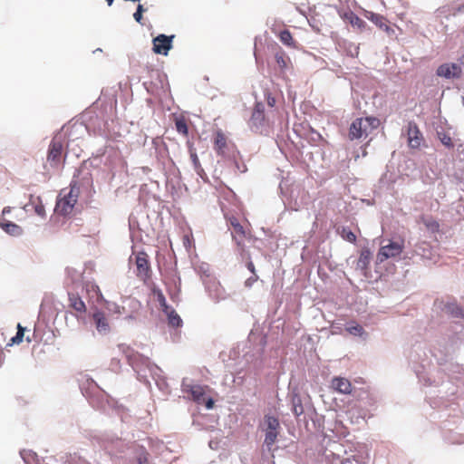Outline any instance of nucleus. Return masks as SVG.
<instances>
[{
	"label": "nucleus",
	"mask_w": 464,
	"mask_h": 464,
	"mask_svg": "<svg viewBox=\"0 0 464 464\" xmlns=\"http://www.w3.org/2000/svg\"><path fill=\"white\" fill-rule=\"evenodd\" d=\"M379 123L374 117L357 118L350 125L348 137L351 140L366 138L378 128Z\"/></svg>",
	"instance_id": "nucleus-1"
},
{
	"label": "nucleus",
	"mask_w": 464,
	"mask_h": 464,
	"mask_svg": "<svg viewBox=\"0 0 464 464\" xmlns=\"http://www.w3.org/2000/svg\"><path fill=\"white\" fill-rule=\"evenodd\" d=\"M106 308L112 314L125 315L128 319H133L140 308V303L135 298L125 297L122 304L107 302Z\"/></svg>",
	"instance_id": "nucleus-2"
},
{
	"label": "nucleus",
	"mask_w": 464,
	"mask_h": 464,
	"mask_svg": "<svg viewBox=\"0 0 464 464\" xmlns=\"http://www.w3.org/2000/svg\"><path fill=\"white\" fill-rule=\"evenodd\" d=\"M79 196V188L71 185L70 190L63 197L60 198L55 206V211L62 216H67L73 210Z\"/></svg>",
	"instance_id": "nucleus-3"
},
{
	"label": "nucleus",
	"mask_w": 464,
	"mask_h": 464,
	"mask_svg": "<svg viewBox=\"0 0 464 464\" xmlns=\"http://www.w3.org/2000/svg\"><path fill=\"white\" fill-rule=\"evenodd\" d=\"M65 156L66 154L63 152V140L61 137H53L49 144L46 157L47 162L52 168L58 169Z\"/></svg>",
	"instance_id": "nucleus-4"
},
{
	"label": "nucleus",
	"mask_w": 464,
	"mask_h": 464,
	"mask_svg": "<svg viewBox=\"0 0 464 464\" xmlns=\"http://www.w3.org/2000/svg\"><path fill=\"white\" fill-rule=\"evenodd\" d=\"M404 250V239L400 242L390 241L388 245L380 247L377 254V262L383 263L389 258L399 256Z\"/></svg>",
	"instance_id": "nucleus-5"
},
{
	"label": "nucleus",
	"mask_w": 464,
	"mask_h": 464,
	"mask_svg": "<svg viewBox=\"0 0 464 464\" xmlns=\"http://www.w3.org/2000/svg\"><path fill=\"white\" fill-rule=\"evenodd\" d=\"M265 423L266 425V437L264 443L268 448V450H271V447L276 443L278 434H279V428L280 423L277 418L273 416H265Z\"/></svg>",
	"instance_id": "nucleus-6"
},
{
	"label": "nucleus",
	"mask_w": 464,
	"mask_h": 464,
	"mask_svg": "<svg viewBox=\"0 0 464 464\" xmlns=\"http://www.w3.org/2000/svg\"><path fill=\"white\" fill-rule=\"evenodd\" d=\"M191 394L192 400L198 404H205L206 408L210 410L214 407V400L206 399V387L201 385H188L186 389Z\"/></svg>",
	"instance_id": "nucleus-7"
},
{
	"label": "nucleus",
	"mask_w": 464,
	"mask_h": 464,
	"mask_svg": "<svg viewBox=\"0 0 464 464\" xmlns=\"http://www.w3.org/2000/svg\"><path fill=\"white\" fill-rule=\"evenodd\" d=\"M363 14L365 18L372 22L378 28L384 31L388 35L394 34V29L389 24L388 19L383 15L367 10L364 11Z\"/></svg>",
	"instance_id": "nucleus-8"
},
{
	"label": "nucleus",
	"mask_w": 464,
	"mask_h": 464,
	"mask_svg": "<svg viewBox=\"0 0 464 464\" xmlns=\"http://www.w3.org/2000/svg\"><path fill=\"white\" fill-rule=\"evenodd\" d=\"M92 320L100 334L106 335L111 332L110 322L104 312L96 310L92 314Z\"/></svg>",
	"instance_id": "nucleus-9"
},
{
	"label": "nucleus",
	"mask_w": 464,
	"mask_h": 464,
	"mask_svg": "<svg viewBox=\"0 0 464 464\" xmlns=\"http://www.w3.org/2000/svg\"><path fill=\"white\" fill-rule=\"evenodd\" d=\"M462 70L461 67L454 63H443L440 65L437 69V75L440 77H443L446 79L456 78L459 79L461 77Z\"/></svg>",
	"instance_id": "nucleus-10"
},
{
	"label": "nucleus",
	"mask_w": 464,
	"mask_h": 464,
	"mask_svg": "<svg viewBox=\"0 0 464 464\" xmlns=\"http://www.w3.org/2000/svg\"><path fill=\"white\" fill-rule=\"evenodd\" d=\"M408 144L411 149H419L423 141V136L414 121L408 123Z\"/></svg>",
	"instance_id": "nucleus-11"
},
{
	"label": "nucleus",
	"mask_w": 464,
	"mask_h": 464,
	"mask_svg": "<svg viewBox=\"0 0 464 464\" xmlns=\"http://www.w3.org/2000/svg\"><path fill=\"white\" fill-rule=\"evenodd\" d=\"M172 36H167L165 34H160L155 37L153 43V52L158 54L167 55L169 51L171 49Z\"/></svg>",
	"instance_id": "nucleus-12"
},
{
	"label": "nucleus",
	"mask_w": 464,
	"mask_h": 464,
	"mask_svg": "<svg viewBox=\"0 0 464 464\" xmlns=\"http://www.w3.org/2000/svg\"><path fill=\"white\" fill-rule=\"evenodd\" d=\"M265 106L261 102H257L255 105L251 118L249 120V125L251 128L259 129L265 123Z\"/></svg>",
	"instance_id": "nucleus-13"
},
{
	"label": "nucleus",
	"mask_w": 464,
	"mask_h": 464,
	"mask_svg": "<svg viewBox=\"0 0 464 464\" xmlns=\"http://www.w3.org/2000/svg\"><path fill=\"white\" fill-rule=\"evenodd\" d=\"M331 388L341 394H351L353 386L351 382L343 377H334L331 382Z\"/></svg>",
	"instance_id": "nucleus-14"
},
{
	"label": "nucleus",
	"mask_w": 464,
	"mask_h": 464,
	"mask_svg": "<svg viewBox=\"0 0 464 464\" xmlns=\"http://www.w3.org/2000/svg\"><path fill=\"white\" fill-rule=\"evenodd\" d=\"M26 211L34 210L41 218L45 217V208L39 196L30 195L29 202L24 206Z\"/></svg>",
	"instance_id": "nucleus-15"
},
{
	"label": "nucleus",
	"mask_w": 464,
	"mask_h": 464,
	"mask_svg": "<svg viewBox=\"0 0 464 464\" xmlns=\"http://www.w3.org/2000/svg\"><path fill=\"white\" fill-rule=\"evenodd\" d=\"M138 276L147 277L150 272V263L146 253L140 252L136 256Z\"/></svg>",
	"instance_id": "nucleus-16"
},
{
	"label": "nucleus",
	"mask_w": 464,
	"mask_h": 464,
	"mask_svg": "<svg viewBox=\"0 0 464 464\" xmlns=\"http://www.w3.org/2000/svg\"><path fill=\"white\" fill-rule=\"evenodd\" d=\"M214 150L218 155H224L227 147V138L221 130L214 133Z\"/></svg>",
	"instance_id": "nucleus-17"
},
{
	"label": "nucleus",
	"mask_w": 464,
	"mask_h": 464,
	"mask_svg": "<svg viewBox=\"0 0 464 464\" xmlns=\"http://www.w3.org/2000/svg\"><path fill=\"white\" fill-rule=\"evenodd\" d=\"M69 306L78 313L83 314L86 312V305L81 296L77 293H69Z\"/></svg>",
	"instance_id": "nucleus-18"
},
{
	"label": "nucleus",
	"mask_w": 464,
	"mask_h": 464,
	"mask_svg": "<svg viewBox=\"0 0 464 464\" xmlns=\"http://www.w3.org/2000/svg\"><path fill=\"white\" fill-rule=\"evenodd\" d=\"M0 227L6 232L7 234L11 236H21L23 234V228L16 225L15 223H13L11 221L6 220L5 218L0 219Z\"/></svg>",
	"instance_id": "nucleus-19"
},
{
	"label": "nucleus",
	"mask_w": 464,
	"mask_h": 464,
	"mask_svg": "<svg viewBox=\"0 0 464 464\" xmlns=\"http://www.w3.org/2000/svg\"><path fill=\"white\" fill-rule=\"evenodd\" d=\"M232 237L236 241L237 246L241 253V255H244L245 253V247L243 245V240L246 237V231L241 225H236L233 228L232 232Z\"/></svg>",
	"instance_id": "nucleus-20"
},
{
	"label": "nucleus",
	"mask_w": 464,
	"mask_h": 464,
	"mask_svg": "<svg viewBox=\"0 0 464 464\" xmlns=\"http://www.w3.org/2000/svg\"><path fill=\"white\" fill-rule=\"evenodd\" d=\"M342 17L360 31H363L366 28V23L352 11L345 12Z\"/></svg>",
	"instance_id": "nucleus-21"
},
{
	"label": "nucleus",
	"mask_w": 464,
	"mask_h": 464,
	"mask_svg": "<svg viewBox=\"0 0 464 464\" xmlns=\"http://www.w3.org/2000/svg\"><path fill=\"white\" fill-rule=\"evenodd\" d=\"M420 220L425 226L426 229L430 233H438L440 232V225L438 220H436L431 216L422 215L420 217Z\"/></svg>",
	"instance_id": "nucleus-22"
},
{
	"label": "nucleus",
	"mask_w": 464,
	"mask_h": 464,
	"mask_svg": "<svg viewBox=\"0 0 464 464\" xmlns=\"http://www.w3.org/2000/svg\"><path fill=\"white\" fill-rule=\"evenodd\" d=\"M372 258V253L369 249H362L360 253V256L357 262V266L362 270L368 269L370 261Z\"/></svg>",
	"instance_id": "nucleus-23"
},
{
	"label": "nucleus",
	"mask_w": 464,
	"mask_h": 464,
	"mask_svg": "<svg viewBox=\"0 0 464 464\" xmlns=\"http://www.w3.org/2000/svg\"><path fill=\"white\" fill-rule=\"evenodd\" d=\"M280 41L286 46L296 48V42L294 40L291 32L287 29L281 31L278 34Z\"/></svg>",
	"instance_id": "nucleus-24"
},
{
	"label": "nucleus",
	"mask_w": 464,
	"mask_h": 464,
	"mask_svg": "<svg viewBox=\"0 0 464 464\" xmlns=\"http://www.w3.org/2000/svg\"><path fill=\"white\" fill-rule=\"evenodd\" d=\"M175 127L177 131L179 134H182L183 136L187 137L188 134V123L183 116L176 117L175 118Z\"/></svg>",
	"instance_id": "nucleus-25"
},
{
	"label": "nucleus",
	"mask_w": 464,
	"mask_h": 464,
	"mask_svg": "<svg viewBox=\"0 0 464 464\" xmlns=\"http://www.w3.org/2000/svg\"><path fill=\"white\" fill-rule=\"evenodd\" d=\"M168 316L169 324L173 327H179L182 324V320L179 315L175 312L174 309L169 308L168 313H165Z\"/></svg>",
	"instance_id": "nucleus-26"
},
{
	"label": "nucleus",
	"mask_w": 464,
	"mask_h": 464,
	"mask_svg": "<svg viewBox=\"0 0 464 464\" xmlns=\"http://www.w3.org/2000/svg\"><path fill=\"white\" fill-rule=\"evenodd\" d=\"M275 59L281 69H285L287 67L289 58L283 50H279L276 53Z\"/></svg>",
	"instance_id": "nucleus-27"
},
{
	"label": "nucleus",
	"mask_w": 464,
	"mask_h": 464,
	"mask_svg": "<svg viewBox=\"0 0 464 464\" xmlns=\"http://www.w3.org/2000/svg\"><path fill=\"white\" fill-rule=\"evenodd\" d=\"M340 236L343 239L350 242V243H355L357 237L356 235L347 227H343L341 230L339 231Z\"/></svg>",
	"instance_id": "nucleus-28"
},
{
	"label": "nucleus",
	"mask_w": 464,
	"mask_h": 464,
	"mask_svg": "<svg viewBox=\"0 0 464 464\" xmlns=\"http://www.w3.org/2000/svg\"><path fill=\"white\" fill-rule=\"evenodd\" d=\"M346 331L350 334H353L355 336H362L364 334L363 327L355 322L350 323L346 327Z\"/></svg>",
	"instance_id": "nucleus-29"
},
{
	"label": "nucleus",
	"mask_w": 464,
	"mask_h": 464,
	"mask_svg": "<svg viewBox=\"0 0 464 464\" xmlns=\"http://www.w3.org/2000/svg\"><path fill=\"white\" fill-rule=\"evenodd\" d=\"M24 331L25 328L21 325V324H17V333L15 336L11 338L10 343H8V345L13 344H20L23 342L24 336Z\"/></svg>",
	"instance_id": "nucleus-30"
},
{
	"label": "nucleus",
	"mask_w": 464,
	"mask_h": 464,
	"mask_svg": "<svg viewBox=\"0 0 464 464\" xmlns=\"http://www.w3.org/2000/svg\"><path fill=\"white\" fill-rule=\"evenodd\" d=\"M157 300H158V302H159L162 311L164 313H168V311L171 307L168 305L166 298H165L164 295L162 294V292H160V291L158 292V294H157Z\"/></svg>",
	"instance_id": "nucleus-31"
},
{
	"label": "nucleus",
	"mask_w": 464,
	"mask_h": 464,
	"mask_svg": "<svg viewBox=\"0 0 464 464\" xmlns=\"http://www.w3.org/2000/svg\"><path fill=\"white\" fill-rule=\"evenodd\" d=\"M189 152H190V160H191V161L193 163L194 168H199L200 167V161L198 160L197 152L195 151L194 149H191L189 150Z\"/></svg>",
	"instance_id": "nucleus-32"
},
{
	"label": "nucleus",
	"mask_w": 464,
	"mask_h": 464,
	"mask_svg": "<svg viewBox=\"0 0 464 464\" xmlns=\"http://www.w3.org/2000/svg\"><path fill=\"white\" fill-rule=\"evenodd\" d=\"M87 291L88 292H93L97 295V299L102 298V295L101 293V290L98 285H87Z\"/></svg>",
	"instance_id": "nucleus-33"
},
{
	"label": "nucleus",
	"mask_w": 464,
	"mask_h": 464,
	"mask_svg": "<svg viewBox=\"0 0 464 464\" xmlns=\"http://www.w3.org/2000/svg\"><path fill=\"white\" fill-rule=\"evenodd\" d=\"M341 464H362L354 456L343 459Z\"/></svg>",
	"instance_id": "nucleus-34"
},
{
	"label": "nucleus",
	"mask_w": 464,
	"mask_h": 464,
	"mask_svg": "<svg viewBox=\"0 0 464 464\" xmlns=\"http://www.w3.org/2000/svg\"><path fill=\"white\" fill-rule=\"evenodd\" d=\"M246 267L247 269L253 274V275H256V268H255V265L253 263V261L251 260L250 258V256L249 254H247V258H246Z\"/></svg>",
	"instance_id": "nucleus-35"
},
{
	"label": "nucleus",
	"mask_w": 464,
	"mask_h": 464,
	"mask_svg": "<svg viewBox=\"0 0 464 464\" xmlns=\"http://www.w3.org/2000/svg\"><path fill=\"white\" fill-rule=\"evenodd\" d=\"M258 280V276L256 275H254L253 276L247 278L246 281H245V285L246 287H251L253 285V284L255 282H256Z\"/></svg>",
	"instance_id": "nucleus-36"
},
{
	"label": "nucleus",
	"mask_w": 464,
	"mask_h": 464,
	"mask_svg": "<svg viewBox=\"0 0 464 464\" xmlns=\"http://www.w3.org/2000/svg\"><path fill=\"white\" fill-rule=\"evenodd\" d=\"M133 18L135 19V21H136L137 23H139V24H143V23H142V18H143V17H142V14H141V13H140V12H135V13L133 14Z\"/></svg>",
	"instance_id": "nucleus-37"
},
{
	"label": "nucleus",
	"mask_w": 464,
	"mask_h": 464,
	"mask_svg": "<svg viewBox=\"0 0 464 464\" xmlns=\"http://www.w3.org/2000/svg\"><path fill=\"white\" fill-rule=\"evenodd\" d=\"M72 464H90V463L88 461H86L85 459L79 458L78 459H73Z\"/></svg>",
	"instance_id": "nucleus-38"
},
{
	"label": "nucleus",
	"mask_w": 464,
	"mask_h": 464,
	"mask_svg": "<svg viewBox=\"0 0 464 464\" xmlns=\"http://www.w3.org/2000/svg\"><path fill=\"white\" fill-rule=\"evenodd\" d=\"M230 225L234 228L236 225H240V223L236 218H233L230 219Z\"/></svg>",
	"instance_id": "nucleus-39"
},
{
	"label": "nucleus",
	"mask_w": 464,
	"mask_h": 464,
	"mask_svg": "<svg viewBox=\"0 0 464 464\" xmlns=\"http://www.w3.org/2000/svg\"><path fill=\"white\" fill-rule=\"evenodd\" d=\"M442 142H443L445 145H447V146H451V145H452V144H451V140H450V137H448V138H444V139L442 140Z\"/></svg>",
	"instance_id": "nucleus-40"
},
{
	"label": "nucleus",
	"mask_w": 464,
	"mask_h": 464,
	"mask_svg": "<svg viewBox=\"0 0 464 464\" xmlns=\"http://www.w3.org/2000/svg\"><path fill=\"white\" fill-rule=\"evenodd\" d=\"M456 316H464L463 311L460 308H457L456 312H452Z\"/></svg>",
	"instance_id": "nucleus-41"
},
{
	"label": "nucleus",
	"mask_w": 464,
	"mask_h": 464,
	"mask_svg": "<svg viewBox=\"0 0 464 464\" xmlns=\"http://www.w3.org/2000/svg\"><path fill=\"white\" fill-rule=\"evenodd\" d=\"M145 11H146V9L143 7V5L139 4L137 6L136 12H140V13L143 14Z\"/></svg>",
	"instance_id": "nucleus-42"
},
{
	"label": "nucleus",
	"mask_w": 464,
	"mask_h": 464,
	"mask_svg": "<svg viewBox=\"0 0 464 464\" xmlns=\"http://www.w3.org/2000/svg\"><path fill=\"white\" fill-rule=\"evenodd\" d=\"M196 172L200 176L202 177V174L204 173V169L203 168L200 166L199 168H194Z\"/></svg>",
	"instance_id": "nucleus-43"
},
{
	"label": "nucleus",
	"mask_w": 464,
	"mask_h": 464,
	"mask_svg": "<svg viewBox=\"0 0 464 464\" xmlns=\"http://www.w3.org/2000/svg\"><path fill=\"white\" fill-rule=\"evenodd\" d=\"M275 99L274 98H268L267 99V103L269 106L273 107L275 105Z\"/></svg>",
	"instance_id": "nucleus-44"
},
{
	"label": "nucleus",
	"mask_w": 464,
	"mask_h": 464,
	"mask_svg": "<svg viewBox=\"0 0 464 464\" xmlns=\"http://www.w3.org/2000/svg\"><path fill=\"white\" fill-rule=\"evenodd\" d=\"M4 359H5V353H4L3 350L0 349V366L2 365V363L4 362Z\"/></svg>",
	"instance_id": "nucleus-45"
},
{
	"label": "nucleus",
	"mask_w": 464,
	"mask_h": 464,
	"mask_svg": "<svg viewBox=\"0 0 464 464\" xmlns=\"http://www.w3.org/2000/svg\"><path fill=\"white\" fill-rule=\"evenodd\" d=\"M139 464H148V459L146 458H144V459L140 458Z\"/></svg>",
	"instance_id": "nucleus-46"
},
{
	"label": "nucleus",
	"mask_w": 464,
	"mask_h": 464,
	"mask_svg": "<svg viewBox=\"0 0 464 464\" xmlns=\"http://www.w3.org/2000/svg\"><path fill=\"white\" fill-rule=\"evenodd\" d=\"M11 211L10 208L9 207H6L3 209V215H5L6 213H9Z\"/></svg>",
	"instance_id": "nucleus-47"
},
{
	"label": "nucleus",
	"mask_w": 464,
	"mask_h": 464,
	"mask_svg": "<svg viewBox=\"0 0 464 464\" xmlns=\"http://www.w3.org/2000/svg\"><path fill=\"white\" fill-rule=\"evenodd\" d=\"M109 6H111L113 3V0H106Z\"/></svg>",
	"instance_id": "nucleus-48"
},
{
	"label": "nucleus",
	"mask_w": 464,
	"mask_h": 464,
	"mask_svg": "<svg viewBox=\"0 0 464 464\" xmlns=\"http://www.w3.org/2000/svg\"><path fill=\"white\" fill-rule=\"evenodd\" d=\"M459 11H464V5L458 9Z\"/></svg>",
	"instance_id": "nucleus-49"
},
{
	"label": "nucleus",
	"mask_w": 464,
	"mask_h": 464,
	"mask_svg": "<svg viewBox=\"0 0 464 464\" xmlns=\"http://www.w3.org/2000/svg\"><path fill=\"white\" fill-rule=\"evenodd\" d=\"M367 155V151L366 150L364 149L363 151H362V156H366Z\"/></svg>",
	"instance_id": "nucleus-50"
},
{
	"label": "nucleus",
	"mask_w": 464,
	"mask_h": 464,
	"mask_svg": "<svg viewBox=\"0 0 464 464\" xmlns=\"http://www.w3.org/2000/svg\"><path fill=\"white\" fill-rule=\"evenodd\" d=\"M26 341H27L28 343H30V342H31V339H30L29 337H27V338H26Z\"/></svg>",
	"instance_id": "nucleus-51"
},
{
	"label": "nucleus",
	"mask_w": 464,
	"mask_h": 464,
	"mask_svg": "<svg viewBox=\"0 0 464 464\" xmlns=\"http://www.w3.org/2000/svg\"><path fill=\"white\" fill-rule=\"evenodd\" d=\"M462 104L464 106V96L462 97Z\"/></svg>",
	"instance_id": "nucleus-52"
}]
</instances>
